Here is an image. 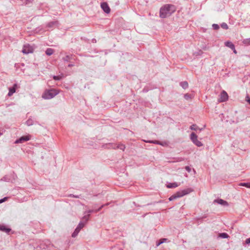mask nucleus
<instances>
[{
  "instance_id": "nucleus-9",
  "label": "nucleus",
  "mask_w": 250,
  "mask_h": 250,
  "mask_svg": "<svg viewBox=\"0 0 250 250\" xmlns=\"http://www.w3.org/2000/svg\"><path fill=\"white\" fill-rule=\"evenodd\" d=\"M17 84H15L12 87L9 88V92L8 93V96H11L13 93L16 92V88H17Z\"/></svg>"
},
{
  "instance_id": "nucleus-34",
  "label": "nucleus",
  "mask_w": 250,
  "mask_h": 250,
  "mask_svg": "<svg viewBox=\"0 0 250 250\" xmlns=\"http://www.w3.org/2000/svg\"><path fill=\"white\" fill-rule=\"evenodd\" d=\"M1 135V133H0V136Z\"/></svg>"
},
{
  "instance_id": "nucleus-18",
  "label": "nucleus",
  "mask_w": 250,
  "mask_h": 250,
  "mask_svg": "<svg viewBox=\"0 0 250 250\" xmlns=\"http://www.w3.org/2000/svg\"><path fill=\"white\" fill-rule=\"evenodd\" d=\"M85 225V223L83 222H80L78 225V226L77 228H79V229L81 230Z\"/></svg>"
},
{
  "instance_id": "nucleus-8",
  "label": "nucleus",
  "mask_w": 250,
  "mask_h": 250,
  "mask_svg": "<svg viewBox=\"0 0 250 250\" xmlns=\"http://www.w3.org/2000/svg\"><path fill=\"white\" fill-rule=\"evenodd\" d=\"M30 139V136H22L19 139L16 140L15 142V143L16 144L22 143L23 142H25V141H27L29 140Z\"/></svg>"
},
{
  "instance_id": "nucleus-1",
  "label": "nucleus",
  "mask_w": 250,
  "mask_h": 250,
  "mask_svg": "<svg viewBox=\"0 0 250 250\" xmlns=\"http://www.w3.org/2000/svg\"><path fill=\"white\" fill-rule=\"evenodd\" d=\"M176 10L175 7L172 5H166L160 9V17L165 18L170 16Z\"/></svg>"
},
{
  "instance_id": "nucleus-5",
  "label": "nucleus",
  "mask_w": 250,
  "mask_h": 250,
  "mask_svg": "<svg viewBox=\"0 0 250 250\" xmlns=\"http://www.w3.org/2000/svg\"><path fill=\"white\" fill-rule=\"evenodd\" d=\"M34 49V47L32 46L27 44L23 46L22 52L23 54H27L33 53Z\"/></svg>"
},
{
  "instance_id": "nucleus-31",
  "label": "nucleus",
  "mask_w": 250,
  "mask_h": 250,
  "mask_svg": "<svg viewBox=\"0 0 250 250\" xmlns=\"http://www.w3.org/2000/svg\"><path fill=\"white\" fill-rule=\"evenodd\" d=\"M233 50V52L235 53V54H237V51L236 50H235V47H234V49H232Z\"/></svg>"
},
{
  "instance_id": "nucleus-24",
  "label": "nucleus",
  "mask_w": 250,
  "mask_h": 250,
  "mask_svg": "<svg viewBox=\"0 0 250 250\" xmlns=\"http://www.w3.org/2000/svg\"><path fill=\"white\" fill-rule=\"evenodd\" d=\"M148 142H149V143H151L158 144H159V145H161L164 146V144H162V143H159V142L158 141H148Z\"/></svg>"
},
{
  "instance_id": "nucleus-20",
  "label": "nucleus",
  "mask_w": 250,
  "mask_h": 250,
  "mask_svg": "<svg viewBox=\"0 0 250 250\" xmlns=\"http://www.w3.org/2000/svg\"><path fill=\"white\" fill-rule=\"evenodd\" d=\"M240 186H245V187H246L247 188H250V183H241L240 184Z\"/></svg>"
},
{
  "instance_id": "nucleus-26",
  "label": "nucleus",
  "mask_w": 250,
  "mask_h": 250,
  "mask_svg": "<svg viewBox=\"0 0 250 250\" xmlns=\"http://www.w3.org/2000/svg\"><path fill=\"white\" fill-rule=\"evenodd\" d=\"M6 200H7V197H5V198H3L2 199L0 200V204L5 201Z\"/></svg>"
},
{
  "instance_id": "nucleus-21",
  "label": "nucleus",
  "mask_w": 250,
  "mask_h": 250,
  "mask_svg": "<svg viewBox=\"0 0 250 250\" xmlns=\"http://www.w3.org/2000/svg\"><path fill=\"white\" fill-rule=\"evenodd\" d=\"M62 77L61 76H54L53 79L55 80H59L61 79Z\"/></svg>"
},
{
  "instance_id": "nucleus-4",
  "label": "nucleus",
  "mask_w": 250,
  "mask_h": 250,
  "mask_svg": "<svg viewBox=\"0 0 250 250\" xmlns=\"http://www.w3.org/2000/svg\"><path fill=\"white\" fill-rule=\"evenodd\" d=\"M190 139L196 146H203L202 143L200 141L198 140V136L194 132H192L191 134Z\"/></svg>"
},
{
  "instance_id": "nucleus-16",
  "label": "nucleus",
  "mask_w": 250,
  "mask_h": 250,
  "mask_svg": "<svg viewBox=\"0 0 250 250\" xmlns=\"http://www.w3.org/2000/svg\"><path fill=\"white\" fill-rule=\"evenodd\" d=\"M116 148L124 151L125 149V146L123 144L118 145L117 146Z\"/></svg>"
},
{
  "instance_id": "nucleus-2",
  "label": "nucleus",
  "mask_w": 250,
  "mask_h": 250,
  "mask_svg": "<svg viewBox=\"0 0 250 250\" xmlns=\"http://www.w3.org/2000/svg\"><path fill=\"white\" fill-rule=\"evenodd\" d=\"M59 91L56 89H51L45 90L42 94V98L45 100H49L53 98L56 95L58 94Z\"/></svg>"
},
{
  "instance_id": "nucleus-29",
  "label": "nucleus",
  "mask_w": 250,
  "mask_h": 250,
  "mask_svg": "<svg viewBox=\"0 0 250 250\" xmlns=\"http://www.w3.org/2000/svg\"><path fill=\"white\" fill-rule=\"evenodd\" d=\"M246 101L249 103L250 104V97H249V96H247L246 98Z\"/></svg>"
},
{
  "instance_id": "nucleus-3",
  "label": "nucleus",
  "mask_w": 250,
  "mask_h": 250,
  "mask_svg": "<svg viewBox=\"0 0 250 250\" xmlns=\"http://www.w3.org/2000/svg\"><path fill=\"white\" fill-rule=\"evenodd\" d=\"M191 191V190L190 188H187L184 190H182L181 191H179L175 193L174 194L172 195L169 198V201H172L174 199H176L178 198H180L184 195H186L188 193H189Z\"/></svg>"
},
{
  "instance_id": "nucleus-32",
  "label": "nucleus",
  "mask_w": 250,
  "mask_h": 250,
  "mask_svg": "<svg viewBox=\"0 0 250 250\" xmlns=\"http://www.w3.org/2000/svg\"><path fill=\"white\" fill-rule=\"evenodd\" d=\"M161 240L163 241V243L164 242L166 241L167 239L164 238V239H162Z\"/></svg>"
},
{
  "instance_id": "nucleus-10",
  "label": "nucleus",
  "mask_w": 250,
  "mask_h": 250,
  "mask_svg": "<svg viewBox=\"0 0 250 250\" xmlns=\"http://www.w3.org/2000/svg\"><path fill=\"white\" fill-rule=\"evenodd\" d=\"M179 186V184H178L176 183H169L167 185V188H175Z\"/></svg>"
},
{
  "instance_id": "nucleus-6",
  "label": "nucleus",
  "mask_w": 250,
  "mask_h": 250,
  "mask_svg": "<svg viewBox=\"0 0 250 250\" xmlns=\"http://www.w3.org/2000/svg\"><path fill=\"white\" fill-rule=\"evenodd\" d=\"M229 98L227 93L223 90L220 95V98L218 99L219 102H224L228 100Z\"/></svg>"
},
{
  "instance_id": "nucleus-17",
  "label": "nucleus",
  "mask_w": 250,
  "mask_h": 250,
  "mask_svg": "<svg viewBox=\"0 0 250 250\" xmlns=\"http://www.w3.org/2000/svg\"><path fill=\"white\" fill-rule=\"evenodd\" d=\"M219 237L223 238H226L229 237V235L226 233H222L219 234Z\"/></svg>"
},
{
  "instance_id": "nucleus-11",
  "label": "nucleus",
  "mask_w": 250,
  "mask_h": 250,
  "mask_svg": "<svg viewBox=\"0 0 250 250\" xmlns=\"http://www.w3.org/2000/svg\"><path fill=\"white\" fill-rule=\"evenodd\" d=\"M216 202L218 203V204H220L221 205H222L223 206H228L229 205V204L226 201H224L222 199H219V200H218L217 201H216Z\"/></svg>"
},
{
  "instance_id": "nucleus-28",
  "label": "nucleus",
  "mask_w": 250,
  "mask_h": 250,
  "mask_svg": "<svg viewBox=\"0 0 250 250\" xmlns=\"http://www.w3.org/2000/svg\"><path fill=\"white\" fill-rule=\"evenodd\" d=\"M185 168H186V169L188 172H190V171H191V169H190V168L189 167L187 166V167H186Z\"/></svg>"
},
{
  "instance_id": "nucleus-12",
  "label": "nucleus",
  "mask_w": 250,
  "mask_h": 250,
  "mask_svg": "<svg viewBox=\"0 0 250 250\" xmlns=\"http://www.w3.org/2000/svg\"><path fill=\"white\" fill-rule=\"evenodd\" d=\"M0 230L6 232H9L11 230V229L7 228L5 226L1 225L0 226Z\"/></svg>"
},
{
  "instance_id": "nucleus-22",
  "label": "nucleus",
  "mask_w": 250,
  "mask_h": 250,
  "mask_svg": "<svg viewBox=\"0 0 250 250\" xmlns=\"http://www.w3.org/2000/svg\"><path fill=\"white\" fill-rule=\"evenodd\" d=\"M221 27L222 28H223L224 29H228V25L225 23H223L221 24Z\"/></svg>"
},
{
  "instance_id": "nucleus-25",
  "label": "nucleus",
  "mask_w": 250,
  "mask_h": 250,
  "mask_svg": "<svg viewBox=\"0 0 250 250\" xmlns=\"http://www.w3.org/2000/svg\"><path fill=\"white\" fill-rule=\"evenodd\" d=\"M212 27H213V28L214 29H218L219 28V25L218 24H213L212 25Z\"/></svg>"
},
{
  "instance_id": "nucleus-19",
  "label": "nucleus",
  "mask_w": 250,
  "mask_h": 250,
  "mask_svg": "<svg viewBox=\"0 0 250 250\" xmlns=\"http://www.w3.org/2000/svg\"><path fill=\"white\" fill-rule=\"evenodd\" d=\"M181 85L184 88H186L188 86V83L187 82H184L181 83Z\"/></svg>"
},
{
  "instance_id": "nucleus-15",
  "label": "nucleus",
  "mask_w": 250,
  "mask_h": 250,
  "mask_svg": "<svg viewBox=\"0 0 250 250\" xmlns=\"http://www.w3.org/2000/svg\"><path fill=\"white\" fill-rule=\"evenodd\" d=\"M80 231V230L79 229V228H76L74 232L72 233V236L73 237H75L78 235Z\"/></svg>"
},
{
  "instance_id": "nucleus-30",
  "label": "nucleus",
  "mask_w": 250,
  "mask_h": 250,
  "mask_svg": "<svg viewBox=\"0 0 250 250\" xmlns=\"http://www.w3.org/2000/svg\"><path fill=\"white\" fill-rule=\"evenodd\" d=\"M162 243H163V241H162V240H160L159 241V242L157 243V244H156V245H157V246H159V245H161V244H162Z\"/></svg>"
},
{
  "instance_id": "nucleus-13",
  "label": "nucleus",
  "mask_w": 250,
  "mask_h": 250,
  "mask_svg": "<svg viewBox=\"0 0 250 250\" xmlns=\"http://www.w3.org/2000/svg\"><path fill=\"white\" fill-rule=\"evenodd\" d=\"M225 45L229 47L231 49H234V44L230 42H225Z\"/></svg>"
},
{
  "instance_id": "nucleus-33",
  "label": "nucleus",
  "mask_w": 250,
  "mask_h": 250,
  "mask_svg": "<svg viewBox=\"0 0 250 250\" xmlns=\"http://www.w3.org/2000/svg\"><path fill=\"white\" fill-rule=\"evenodd\" d=\"M84 218L85 219V220H86H86H87V217H86V216H85V217H84Z\"/></svg>"
},
{
  "instance_id": "nucleus-14",
  "label": "nucleus",
  "mask_w": 250,
  "mask_h": 250,
  "mask_svg": "<svg viewBox=\"0 0 250 250\" xmlns=\"http://www.w3.org/2000/svg\"><path fill=\"white\" fill-rule=\"evenodd\" d=\"M46 55H51L54 53V50L51 48H47L45 51Z\"/></svg>"
},
{
  "instance_id": "nucleus-7",
  "label": "nucleus",
  "mask_w": 250,
  "mask_h": 250,
  "mask_svg": "<svg viewBox=\"0 0 250 250\" xmlns=\"http://www.w3.org/2000/svg\"><path fill=\"white\" fill-rule=\"evenodd\" d=\"M101 8L107 14L110 12V8L106 2H103L101 4Z\"/></svg>"
},
{
  "instance_id": "nucleus-23",
  "label": "nucleus",
  "mask_w": 250,
  "mask_h": 250,
  "mask_svg": "<svg viewBox=\"0 0 250 250\" xmlns=\"http://www.w3.org/2000/svg\"><path fill=\"white\" fill-rule=\"evenodd\" d=\"M190 129H192V130H196L197 129V126L195 125H192L190 126Z\"/></svg>"
},
{
  "instance_id": "nucleus-27",
  "label": "nucleus",
  "mask_w": 250,
  "mask_h": 250,
  "mask_svg": "<svg viewBox=\"0 0 250 250\" xmlns=\"http://www.w3.org/2000/svg\"><path fill=\"white\" fill-rule=\"evenodd\" d=\"M245 243L247 244H250V238L247 239L245 241Z\"/></svg>"
}]
</instances>
